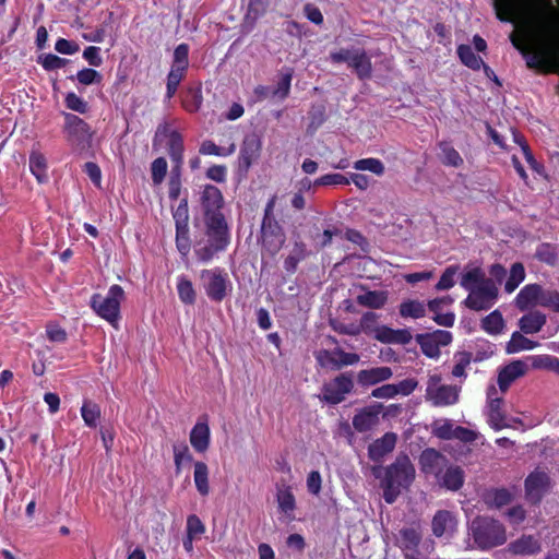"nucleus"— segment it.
Masks as SVG:
<instances>
[{
  "mask_svg": "<svg viewBox=\"0 0 559 559\" xmlns=\"http://www.w3.org/2000/svg\"><path fill=\"white\" fill-rule=\"evenodd\" d=\"M535 12L538 19L536 26L523 35L511 34L510 40L525 59L531 70L547 73L552 67L559 66V41L550 35L551 25L547 20L551 0H534Z\"/></svg>",
  "mask_w": 559,
  "mask_h": 559,
  "instance_id": "1",
  "label": "nucleus"
},
{
  "mask_svg": "<svg viewBox=\"0 0 559 559\" xmlns=\"http://www.w3.org/2000/svg\"><path fill=\"white\" fill-rule=\"evenodd\" d=\"M199 203L207 241L205 243L198 242L194 253L199 261L207 263L217 253L227 249L230 243V230L223 213L225 200L221 189L214 185H204L200 192Z\"/></svg>",
  "mask_w": 559,
  "mask_h": 559,
  "instance_id": "2",
  "label": "nucleus"
},
{
  "mask_svg": "<svg viewBox=\"0 0 559 559\" xmlns=\"http://www.w3.org/2000/svg\"><path fill=\"white\" fill-rule=\"evenodd\" d=\"M415 478V467L407 454H400L395 461L385 468L382 479L383 499L392 504L401 493L402 488H407Z\"/></svg>",
  "mask_w": 559,
  "mask_h": 559,
  "instance_id": "3",
  "label": "nucleus"
},
{
  "mask_svg": "<svg viewBox=\"0 0 559 559\" xmlns=\"http://www.w3.org/2000/svg\"><path fill=\"white\" fill-rule=\"evenodd\" d=\"M276 200L277 197L274 194L265 204L259 236L262 251H265L271 257L276 255L285 242L283 227L274 215Z\"/></svg>",
  "mask_w": 559,
  "mask_h": 559,
  "instance_id": "4",
  "label": "nucleus"
},
{
  "mask_svg": "<svg viewBox=\"0 0 559 559\" xmlns=\"http://www.w3.org/2000/svg\"><path fill=\"white\" fill-rule=\"evenodd\" d=\"M472 538L480 550H489L507 542V532L498 520L477 516L471 524Z\"/></svg>",
  "mask_w": 559,
  "mask_h": 559,
  "instance_id": "5",
  "label": "nucleus"
},
{
  "mask_svg": "<svg viewBox=\"0 0 559 559\" xmlns=\"http://www.w3.org/2000/svg\"><path fill=\"white\" fill-rule=\"evenodd\" d=\"M123 299V288L115 284L109 287L105 297L100 294H94L91 297L90 306L98 317L115 325L120 318V304Z\"/></svg>",
  "mask_w": 559,
  "mask_h": 559,
  "instance_id": "6",
  "label": "nucleus"
},
{
  "mask_svg": "<svg viewBox=\"0 0 559 559\" xmlns=\"http://www.w3.org/2000/svg\"><path fill=\"white\" fill-rule=\"evenodd\" d=\"M64 127L67 142L75 152L87 151L92 146L94 132L90 124L74 114L64 112Z\"/></svg>",
  "mask_w": 559,
  "mask_h": 559,
  "instance_id": "7",
  "label": "nucleus"
},
{
  "mask_svg": "<svg viewBox=\"0 0 559 559\" xmlns=\"http://www.w3.org/2000/svg\"><path fill=\"white\" fill-rule=\"evenodd\" d=\"M201 277L206 280L204 290L210 300L222 302L233 289L227 272L222 267L203 270Z\"/></svg>",
  "mask_w": 559,
  "mask_h": 559,
  "instance_id": "8",
  "label": "nucleus"
},
{
  "mask_svg": "<svg viewBox=\"0 0 559 559\" xmlns=\"http://www.w3.org/2000/svg\"><path fill=\"white\" fill-rule=\"evenodd\" d=\"M353 389L354 381L352 373L343 372L336 376L332 381L323 384L321 400L331 405L340 404Z\"/></svg>",
  "mask_w": 559,
  "mask_h": 559,
  "instance_id": "9",
  "label": "nucleus"
},
{
  "mask_svg": "<svg viewBox=\"0 0 559 559\" xmlns=\"http://www.w3.org/2000/svg\"><path fill=\"white\" fill-rule=\"evenodd\" d=\"M468 292L469 294L463 304L466 308L474 311L490 309L498 297V287L493 281H488L485 285L477 286Z\"/></svg>",
  "mask_w": 559,
  "mask_h": 559,
  "instance_id": "10",
  "label": "nucleus"
},
{
  "mask_svg": "<svg viewBox=\"0 0 559 559\" xmlns=\"http://www.w3.org/2000/svg\"><path fill=\"white\" fill-rule=\"evenodd\" d=\"M440 377L432 376L426 390V397L433 406L443 407L454 405L459 401L460 390L455 385H437Z\"/></svg>",
  "mask_w": 559,
  "mask_h": 559,
  "instance_id": "11",
  "label": "nucleus"
},
{
  "mask_svg": "<svg viewBox=\"0 0 559 559\" xmlns=\"http://www.w3.org/2000/svg\"><path fill=\"white\" fill-rule=\"evenodd\" d=\"M452 334L449 331L436 330L430 333H421L415 336L423 354L429 358L440 356V347L447 346L452 342Z\"/></svg>",
  "mask_w": 559,
  "mask_h": 559,
  "instance_id": "12",
  "label": "nucleus"
},
{
  "mask_svg": "<svg viewBox=\"0 0 559 559\" xmlns=\"http://www.w3.org/2000/svg\"><path fill=\"white\" fill-rule=\"evenodd\" d=\"M382 411L383 405L377 402L358 409L352 421L354 429L360 433L372 430L379 425Z\"/></svg>",
  "mask_w": 559,
  "mask_h": 559,
  "instance_id": "13",
  "label": "nucleus"
},
{
  "mask_svg": "<svg viewBox=\"0 0 559 559\" xmlns=\"http://www.w3.org/2000/svg\"><path fill=\"white\" fill-rule=\"evenodd\" d=\"M418 463L424 474H431L439 477L443 468L447 467L448 459L438 450L427 448L420 453Z\"/></svg>",
  "mask_w": 559,
  "mask_h": 559,
  "instance_id": "14",
  "label": "nucleus"
},
{
  "mask_svg": "<svg viewBox=\"0 0 559 559\" xmlns=\"http://www.w3.org/2000/svg\"><path fill=\"white\" fill-rule=\"evenodd\" d=\"M548 485L549 477L546 473H531L525 479L526 498L533 503H538L547 491Z\"/></svg>",
  "mask_w": 559,
  "mask_h": 559,
  "instance_id": "15",
  "label": "nucleus"
},
{
  "mask_svg": "<svg viewBox=\"0 0 559 559\" xmlns=\"http://www.w3.org/2000/svg\"><path fill=\"white\" fill-rule=\"evenodd\" d=\"M397 441L395 432H385L381 438L376 439L368 445V456L372 462L380 463L385 455L391 453Z\"/></svg>",
  "mask_w": 559,
  "mask_h": 559,
  "instance_id": "16",
  "label": "nucleus"
},
{
  "mask_svg": "<svg viewBox=\"0 0 559 559\" xmlns=\"http://www.w3.org/2000/svg\"><path fill=\"white\" fill-rule=\"evenodd\" d=\"M189 441L191 447L198 453H204L209 450L211 443V430L206 417L199 419L192 427Z\"/></svg>",
  "mask_w": 559,
  "mask_h": 559,
  "instance_id": "17",
  "label": "nucleus"
},
{
  "mask_svg": "<svg viewBox=\"0 0 559 559\" xmlns=\"http://www.w3.org/2000/svg\"><path fill=\"white\" fill-rule=\"evenodd\" d=\"M261 141L255 135L246 136L240 147L239 167L248 170L260 157Z\"/></svg>",
  "mask_w": 559,
  "mask_h": 559,
  "instance_id": "18",
  "label": "nucleus"
},
{
  "mask_svg": "<svg viewBox=\"0 0 559 559\" xmlns=\"http://www.w3.org/2000/svg\"><path fill=\"white\" fill-rule=\"evenodd\" d=\"M423 535L419 524L403 527L399 532L397 546L405 552H417ZM408 554H405V556Z\"/></svg>",
  "mask_w": 559,
  "mask_h": 559,
  "instance_id": "19",
  "label": "nucleus"
},
{
  "mask_svg": "<svg viewBox=\"0 0 559 559\" xmlns=\"http://www.w3.org/2000/svg\"><path fill=\"white\" fill-rule=\"evenodd\" d=\"M545 290L538 284L525 285L515 297V306L519 310L525 311L535 305L540 306Z\"/></svg>",
  "mask_w": 559,
  "mask_h": 559,
  "instance_id": "20",
  "label": "nucleus"
},
{
  "mask_svg": "<svg viewBox=\"0 0 559 559\" xmlns=\"http://www.w3.org/2000/svg\"><path fill=\"white\" fill-rule=\"evenodd\" d=\"M456 518L448 510H438L431 520V531L436 537L451 534L456 528Z\"/></svg>",
  "mask_w": 559,
  "mask_h": 559,
  "instance_id": "21",
  "label": "nucleus"
},
{
  "mask_svg": "<svg viewBox=\"0 0 559 559\" xmlns=\"http://www.w3.org/2000/svg\"><path fill=\"white\" fill-rule=\"evenodd\" d=\"M540 550L539 539L532 535H522L508 545V551L514 556H534Z\"/></svg>",
  "mask_w": 559,
  "mask_h": 559,
  "instance_id": "22",
  "label": "nucleus"
},
{
  "mask_svg": "<svg viewBox=\"0 0 559 559\" xmlns=\"http://www.w3.org/2000/svg\"><path fill=\"white\" fill-rule=\"evenodd\" d=\"M348 68L353 69L359 80H368L372 75L371 58L362 48L353 49Z\"/></svg>",
  "mask_w": 559,
  "mask_h": 559,
  "instance_id": "23",
  "label": "nucleus"
},
{
  "mask_svg": "<svg viewBox=\"0 0 559 559\" xmlns=\"http://www.w3.org/2000/svg\"><path fill=\"white\" fill-rule=\"evenodd\" d=\"M526 365L522 360H514L504 366L498 373V385L501 391L506 392L511 383L524 376Z\"/></svg>",
  "mask_w": 559,
  "mask_h": 559,
  "instance_id": "24",
  "label": "nucleus"
},
{
  "mask_svg": "<svg viewBox=\"0 0 559 559\" xmlns=\"http://www.w3.org/2000/svg\"><path fill=\"white\" fill-rule=\"evenodd\" d=\"M437 479L441 487L450 491H457L464 485L465 473L461 466L450 465L443 473L441 472Z\"/></svg>",
  "mask_w": 559,
  "mask_h": 559,
  "instance_id": "25",
  "label": "nucleus"
},
{
  "mask_svg": "<svg viewBox=\"0 0 559 559\" xmlns=\"http://www.w3.org/2000/svg\"><path fill=\"white\" fill-rule=\"evenodd\" d=\"M393 376L390 367H373L362 369L357 373V381L361 386H371L391 379Z\"/></svg>",
  "mask_w": 559,
  "mask_h": 559,
  "instance_id": "26",
  "label": "nucleus"
},
{
  "mask_svg": "<svg viewBox=\"0 0 559 559\" xmlns=\"http://www.w3.org/2000/svg\"><path fill=\"white\" fill-rule=\"evenodd\" d=\"M203 103L201 85H190L181 94V105L190 114L198 112Z\"/></svg>",
  "mask_w": 559,
  "mask_h": 559,
  "instance_id": "27",
  "label": "nucleus"
},
{
  "mask_svg": "<svg viewBox=\"0 0 559 559\" xmlns=\"http://www.w3.org/2000/svg\"><path fill=\"white\" fill-rule=\"evenodd\" d=\"M365 290L356 297V301L359 306L367 307L370 309H381L388 301V292L385 290H368L365 286H361Z\"/></svg>",
  "mask_w": 559,
  "mask_h": 559,
  "instance_id": "28",
  "label": "nucleus"
},
{
  "mask_svg": "<svg viewBox=\"0 0 559 559\" xmlns=\"http://www.w3.org/2000/svg\"><path fill=\"white\" fill-rule=\"evenodd\" d=\"M546 324V316L540 311H531L519 320V326L525 334L538 333Z\"/></svg>",
  "mask_w": 559,
  "mask_h": 559,
  "instance_id": "29",
  "label": "nucleus"
},
{
  "mask_svg": "<svg viewBox=\"0 0 559 559\" xmlns=\"http://www.w3.org/2000/svg\"><path fill=\"white\" fill-rule=\"evenodd\" d=\"M488 420L495 430H501L507 427L504 414L502 412L503 400L501 397H491L488 395Z\"/></svg>",
  "mask_w": 559,
  "mask_h": 559,
  "instance_id": "30",
  "label": "nucleus"
},
{
  "mask_svg": "<svg viewBox=\"0 0 559 559\" xmlns=\"http://www.w3.org/2000/svg\"><path fill=\"white\" fill-rule=\"evenodd\" d=\"M276 501L280 512L292 516L296 509V499L290 486L277 488Z\"/></svg>",
  "mask_w": 559,
  "mask_h": 559,
  "instance_id": "31",
  "label": "nucleus"
},
{
  "mask_svg": "<svg viewBox=\"0 0 559 559\" xmlns=\"http://www.w3.org/2000/svg\"><path fill=\"white\" fill-rule=\"evenodd\" d=\"M29 170L35 176L39 183L48 180L47 176V160L43 153L39 151H32L29 154Z\"/></svg>",
  "mask_w": 559,
  "mask_h": 559,
  "instance_id": "32",
  "label": "nucleus"
},
{
  "mask_svg": "<svg viewBox=\"0 0 559 559\" xmlns=\"http://www.w3.org/2000/svg\"><path fill=\"white\" fill-rule=\"evenodd\" d=\"M167 153L171 163L183 164L185 143L183 136L179 131H174L169 134Z\"/></svg>",
  "mask_w": 559,
  "mask_h": 559,
  "instance_id": "33",
  "label": "nucleus"
},
{
  "mask_svg": "<svg viewBox=\"0 0 559 559\" xmlns=\"http://www.w3.org/2000/svg\"><path fill=\"white\" fill-rule=\"evenodd\" d=\"M193 480L198 492L202 497H206L210 493V484L209 467L204 462H194Z\"/></svg>",
  "mask_w": 559,
  "mask_h": 559,
  "instance_id": "34",
  "label": "nucleus"
},
{
  "mask_svg": "<svg viewBox=\"0 0 559 559\" xmlns=\"http://www.w3.org/2000/svg\"><path fill=\"white\" fill-rule=\"evenodd\" d=\"M307 247L302 241H295L294 248L284 261V269L288 274H294L297 271L299 262L307 257Z\"/></svg>",
  "mask_w": 559,
  "mask_h": 559,
  "instance_id": "35",
  "label": "nucleus"
},
{
  "mask_svg": "<svg viewBox=\"0 0 559 559\" xmlns=\"http://www.w3.org/2000/svg\"><path fill=\"white\" fill-rule=\"evenodd\" d=\"M493 281L492 278H488L485 276L484 271L476 266L468 271H466L461 278V286L466 290H472L477 286L485 285L486 282Z\"/></svg>",
  "mask_w": 559,
  "mask_h": 559,
  "instance_id": "36",
  "label": "nucleus"
},
{
  "mask_svg": "<svg viewBox=\"0 0 559 559\" xmlns=\"http://www.w3.org/2000/svg\"><path fill=\"white\" fill-rule=\"evenodd\" d=\"M456 53L461 62L465 67L474 71L479 70L481 68V64H484V60L474 52L473 48L469 45H459Z\"/></svg>",
  "mask_w": 559,
  "mask_h": 559,
  "instance_id": "37",
  "label": "nucleus"
},
{
  "mask_svg": "<svg viewBox=\"0 0 559 559\" xmlns=\"http://www.w3.org/2000/svg\"><path fill=\"white\" fill-rule=\"evenodd\" d=\"M438 147L441 151V162L443 165L455 168L461 167L463 165V158L449 141L439 142Z\"/></svg>",
  "mask_w": 559,
  "mask_h": 559,
  "instance_id": "38",
  "label": "nucleus"
},
{
  "mask_svg": "<svg viewBox=\"0 0 559 559\" xmlns=\"http://www.w3.org/2000/svg\"><path fill=\"white\" fill-rule=\"evenodd\" d=\"M537 346V342L525 337L520 332H513L510 341L507 343L506 350L508 354L519 353L521 350H530Z\"/></svg>",
  "mask_w": 559,
  "mask_h": 559,
  "instance_id": "39",
  "label": "nucleus"
},
{
  "mask_svg": "<svg viewBox=\"0 0 559 559\" xmlns=\"http://www.w3.org/2000/svg\"><path fill=\"white\" fill-rule=\"evenodd\" d=\"M100 407L98 404L92 401H84L81 407V416L84 424L90 428H95L100 419Z\"/></svg>",
  "mask_w": 559,
  "mask_h": 559,
  "instance_id": "40",
  "label": "nucleus"
},
{
  "mask_svg": "<svg viewBox=\"0 0 559 559\" xmlns=\"http://www.w3.org/2000/svg\"><path fill=\"white\" fill-rule=\"evenodd\" d=\"M504 328V320L499 310H493L481 320V329L491 335L500 334Z\"/></svg>",
  "mask_w": 559,
  "mask_h": 559,
  "instance_id": "41",
  "label": "nucleus"
},
{
  "mask_svg": "<svg viewBox=\"0 0 559 559\" xmlns=\"http://www.w3.org/2000/svg\"><path fill=\"white\" fill-rule=\"evenodd\" d=\"M497 19L501 22H511L516 12V0H493Z\"/></svg>",
  "mask_w": 559,
  "mask_h": 559,
  "instance_id": "42",
  "label": "nucleus"
},
{
  "mask_svg": "<svg viewBox=\"0 0 559 559\" xmlns=\"http://www.w3.org/2000/svg\"><path fill=\"white\" fill-rule=\"evenodd\" d=\"M535 258L539 262L555 266L558 261L557 247L549 242H543L536 248Z\"/></svg>",
  "mask_w": 559,
  "mask_h": 559,
  "instance_id": "43",
  "label": "nucleus"
},
{
  "mask_svg": "<svg viewBox=\"0 0 559 559\" xmlns=\"http://www.w3.org/2000/svg\"><path fill=\"white\" fill-rule=\"evenodd\" d=\"M177 292L180 301L185 305H193L197 300V294L192 282L186 276H180L177 283Z\"/></svg>",
  "mask_w": 559,
  "mask_h": 559,
  "instance_id": "44",
  "label": "nucleus"
},
{
  "mask_svg": "<svg viewBox=\"0 0 559 559\" xmlns=\"http://www.w3.org/2000/svg\"><path fill=\"white\" fill-rule=\"evenodd\" d=\"M524 278H525L524 265L520 262L513 263L511 266V270H510V274L504 284V290L508 294L513 293L520 286V284L524 281Z\"/></svg>",
  "mask_w": 559,
  "mask_h": 559,
  "instance_id": "45",
  "label": "nucleus"
},
{
  "mask_svg": "<svg viewBox=\"0 0 559 559\" xmlns=\"http://www.w3.org/2000/svg\"><path fill=\"white\" fill-rule=\"evenodd\" d=\"M400 314L403 318L420 319L426 314V307L421 301L409 299L400 305Z\"/></svg>",
  "mask_w": 559,
  "mask_h": 559,
  "instance_id": "46",
  "label": "nucleus"
},
{
  "mask_svg": "<svg viewBox=\"0 0 559 559\" xmlns=\"http://www.w3.org/2000/svg\"><path fill=\"white\" fill-rule=\"evenodd\" d=\"M431 432L441 440H451L454 437L455 427L450 419H437L431 425Z\"/></svg>",
  "mask_w": 559,
  "mask_h": 559,
  "instance_id": "47",
  "label": "nucleus"
},
{
  "mask_svg": "<svg viewBox=\"0 0 559 559\" xmlns=\"http://www.w3.org/2000/svg\"><path fill=\"white\" fill-rule=\"evenodd\" d=\"M357 170H368L377 176H382L385 171L383 163L374 157L361 158L354 163Z\"/></svg>",
  "mask_w": 559,
  "mask_h": 559,
  "instance_id": "48",
  "label": "nucleus"
},
{
  "mask_svg": "<svg viewBox=\"0 0 559 559\" xmlns=\"http://www.w3.org/2000/svg\"><path fill=\"white\" fill-rule=\"evenodd\" d=\"M37 62L46 70L53 71L66 67L70 60L53 53H45L38 57Z\"/></svg>",
  "mask_w": 559,
  "mask_h": 559,
  "instance_id": "49",
  "label": "nucleus"
},
{
  "mask_svg": "<svg viewBox=\"0 0 559 559\" xmlns=\"http://www.w3.org/2000/svg\"><path fill=\"white\" fill-rule=\"evenodd\" d=\"M534 369H545L559 373V358L551 355H537L533 358Z\"/></svg>",
  "mask_w": 559,
  "mask_h": 559,
  "instance_id": "50",
  "label": "nucleus"
},
{
  "mask_svg": "<svg viewBox=\"0 0 559 559\" xmlns=\"http://www.w3.org/2000/svg\"><path fill=\"white\" fill-rule=\"evenodd\" d=\"M189 45L186 43L179 44L173 56L171 67L180 68L188 71L189 68Z\"/></svg>",
  "mask_w": 559,
  "mask_h": 559,
  "instance_id": "51",
  "label": "nucleus"
},
{
  "mask_svg": "<svg viewBox=\"0 0 559 559\" xmlns=\"http://www.w3.org/2000/svg\"><path fill=\"white\" fill-rule=\"evenodd\" d=\"M456 360L452 369V376L455 378L466 377L465 369L472 362V354L469 352H459L454 355Z\"/></svg>",
  "mask_w": 559,
  "mask_h": 559,
  "instance_id": "52",
  "label": "nucleus"
},
{
  "mask_svg": "<svg viewBox=\"0 0 559 559\" xmlns=\"http://www.w3.org/2000/svg\"><path fill=\"white\" fill-rule=\"evenodd\" d=\"M234 145H231L229 148H224L216 145L211 140H205L201 143L199 153L202 155L228 156L234 152Z\"/></svg>",
  "mask_w": 559,
  "mask_h": 559,
  "instance_id": "53",
  "label": "nucleus"
},
{
  "mask_svg": "<svg viewBox=\"0 0 559 559\" xmlns=\"http://www.w3.org/2000/svg\"><path fill=\"white\" fill-rule=\"evenodd\" d=\"M167 174V160L164 157H157L152 162L151 176L155 186L160 185Z\"/></svg>",
  "mask_w": 559,
  "mask_h": 559,
  "instance_id": "54",
  "label": "nucleus"
},
{
  "mask_svg": "<svg viewBox=\"0 0 559 559\" xmlns=\"http://www.w3.org/2000/svg\"><path fill=\"white\" fill-rule=\"evenodd\" d=\"M459 271L457 265L448 266L443 273L441 274L438 283L436 284L437 290H447L452 288L455 285L454 277Z\"/></svg>",
  "mask_w": 559,
  "mask_h": 559,
  "instance_id": "55",
  "label": "nucleus"
},
{
  "mask_svg": "<svg viewBox=\"0 0 559 559\" xmlns=\"http://www.w3.org/2000/svg\"><path fill=\"white\" fill-rule=\"evenodd\" d=\"M176 228L185 229L188 226L189 221V210H188V201L187 199H182L178 204L177 209L173 213Z\"/></svg>",
  "mask_w": 559,
  "mask_h": 559,
  "instance_id": "56",
  "label": "nucleus"
},
{
  "mask_svg": "<svg viewBox=\"0 0 559 559\" xmlns=\"http://www.w3.org/2000/svg\"><path fill=\"white\" fill-rule=\"evenodd\" d=\"M75 78L79 83L83 85L100 84L103 81V75L98 71L91 68H84L80 70Z\"/></svg>",
  "mask_w": 559,
  "mask_h": 559,
  "instance_id": "57",
  "label": "nucleus"
},
{
  "mask_svg": "<svg viewBox=\"0 0 559 559\" xmlns=\"http://www.w3.org/2000/svg\"><path fill=\"white\" fill-rule=\"evenodd\" d=\"M64 104L68 109L80 114H85L88 109L87 103L73 92L66 95Z\"/></svg>",
  "mask_w": 559,
  "mask_h": 559,
  "instance_id": "58",
  "label": "nucleus"
},
{
  "mask_svg": "<svg viewBox=\"0 0 559 559\" xmlns=\"http://www.w3.org/2000/svg\"><path fill=\"white\" fill-rule=\"evenodd\" d=\"M316 186H345L349 185V179L342 174H326L314 181Z\"/></svg>",
  "mask_w": 559,
  "mask_h": 559,
  "instance_id": "59",
  "label": "nucleus"
},
{
  "mask_svg": "<svg viewBox=\"0 0 559 559\" xmlns=\"http://www.w3.org/2000/svg\"><path fill=\"white\" fill-rule=\"evenodd\" d=\"M205 532V526L195 514H191L187 519V535L200 537Z\"/></svg>",
  "mask_w": 559,
  "mask_h": 559,
  "instance_id": "60",
  "label": "nucleus"
},
{
  "mask_svg": "<svg viewBox=\"0 0 559 559\" xmlns=\"http://www.w3.org/2000/svg\"><path fill=\"white\" fill-rule=\"evenodd\" d=\"M310 128L318 129L326 119L324 105H313L309 111Z\"/></svg>",
  "mask_w": 559,
  "mask_h": 559,
  "instance_id": "61",
  "label": "nucleus"
},
{
  "mask_svg": "<svg viewBox=\"0 0 559 559\" xmlns=\"http://www.w3.org/2000/svg\"><path fill=\"white\" fill-rule=\"evenodd\" d=\"M46 334L48 340L53 343H64L68 337L66 330L55 323L47 324Z\"/></svg>",
  "mask_w": 559,
  "mask_h": 559,
  "instance_id": "62",
  "label": "nucleus"
},
{
  "mask_svg": "<svg viewBox=\"0 0 559 559\" xmlns=\"http://www.w3.org/2000/svg\"><path fill=\"white\" fill-rule=\"evenodd\" d=\"M512 496L506 488L495 489L490 493V503L497 508H501L511 502Z\"/></svg>",
  "mask_w": 559,
  "mask_h": 559,
  "instance_id": "63",
  "label": "nucleus"
},
{
  "mask_svg": "<svg viewBox=\"0 0 559 559\" xmlns=\"http://www.w3.org/2000/svg\"><path fill=\"white\" fill-rule=\"evenodd\" d=\"M542 307L551 308L556 312H559V292L557 290H547L544 293V296L540 300Z\"/></svg>",
  "mask_w": 559,
  "mask_h": 559,
  "instance_id": "64",
  "label": "nucleus"
}]
</instances>
